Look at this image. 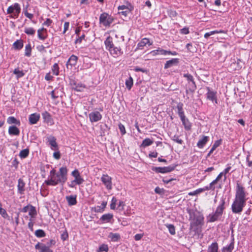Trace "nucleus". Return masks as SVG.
Segmentation results:
<instances>
[{
    "label": "nucleus",
    "mask_w": 252,
    "mask_h": 252,
    "mask_svg": "<svg viewBox=\"0 0 252 252\" xmlns=\"http://www.w3.org/2000/svg\"><path fill=\"white\" fill-rule=\"evenodd\" d=\"M67 169L66 167H62L60 168L59 173H57L55 169L50 172L49 179L45 181V183L48 186H56L61 183L63 185L67 180Z\"/></svg>",
    "instance_id": "1"
},
{
    "label": "nucleus",
    "mask_w": 252,
    "mask_h": 252,
    "mask_svg": "<svg viewBox=\"0 0 252 252\" xmlns=\"http://www.w3.org/2000/svg\"><path fill=\"white\" fill-rule=\"evenodd\" d=\"M225 198L222 197L220 199V203L217 207L215 212L209 214L207 217L208 222H213L221 220L223 213L225 208Z\"/></svg>",
    "instance_id": "2"
},
{
    "label": "nucleus",
    "mask_w": 252,
    "mask_h": 252,
    "mask_svg": "<svg viewBox=\"0 0 252 252\" xmlns=\"http://www.w3.org/2000/svg\"><path fill=\"white\" fill-rule=\"evenodd\" d=\"M106 49L110 54L115 58L118 57L123 54V52L120 46H115L112 41V38L109 36L104 41Z\"/></svg>",
    "instance_id": "3"
},
{
    "label": "nucleus",
    "mask_w": 252,
    "mask_h": 252,
    "mask_svg": "<svg viewBox=\"0 0 252 252\" xmlns=\"http://www.w3.org/2000/svg\"><path fill=\"white\" fill-rule=\"evenodd\" d=\"M114 20L112 16L107 13L103 12L99 16V24H102L105 27H109L113 22Z\"/></svg>",
    "instance_id": "4"
},
{
    "label": "nucleus",
    "mask_w": 252,
    "mask_h": 252,
    "mask_svg": "<svg viewBox=\"0 0 252 252\" xmlns=\"http://www.w3.org/2000/svg\"><path fill=\"white\" fill-rule=\"evenodd\" d=\"M245 205L246 202L234 199L231 205L232 211L235 214H240Z\"/></svg>",
    "instance_id": "5"
},
{
    "label": "nucleus",
    "mask_w": 252,
    "mask_h": 252,
    "mask_svg": "<svg viewBox=\"0 0 252 252\" xmlns=\"http://www.w3.org/2000/svg\"><path fill=\"white\" fill-rule=\"evenodd\" d=\"M21 12V7L19 3H15L13 5L9 6L7 9V14H11L13 13V15L10 16V18H18L19 13Z\"/></svg>",
    "instance_id": "6"
},
{
    "label": "nucleus",
    "mask_w": 252,
    "mask_h": 252,
    "mask_svg": "<svg viewBox=\"0 0 252 252\" xmlns=\"http://www.w3.org/2000/svg\"><path fill=\"white\" fill-rule=\"evenodd\" d=\"M235 199L246 202L244 188L237 183Z\"/></svg>",
    "instance_id": "7"
},
{
    "label": "nucleus",
    "mask_w": 252,
    "mask_h": 252,
    "mask_svg": "<svg viewBox=\"0 0 252 252\" xmlns=\"http://www.w3.org/2000/svg\"><path fill=\"white\" fill-rule=\"evenodd\" d=\"M176 165H171L166 167H153L152 170L157 173H167L173 171Z\"/></svg>",
    "instance_id": "8"
},
{
    "label": "nucleus",
    "mask_w": 252,
    "mask_h": 252,
    "mask_svg": "<svg viewBox=\"0 0 252 252\" xmlns=\"http://www.w3.org/2000/svg\"><path fill=\"white\" fill-rule=\"evenodd\" d=\"M204 217L201 215H195L192 221L190 223V227L197 226L203 224Z\"/></svg>",
    "instance_id": "9"
},
{
    "label": "nucleus",
    "mask_w": 252,
    "mask_h": 252,
    "mask_svg": "<svg viewBox=\"0 0 252 252\" xmlns=\"http://www.w3.org/2000/svg\"><path fill=\"white\" fill-rule=\"evenodd\" d=\"M71 174L74 178V181L76 182L77 185H81L84 182V180L82 178L77 169L73 170Z\"/></svg>",
    "instance_id": "10"
},
{
    "label": "nucleus",
    "mask_w": 252,
    "mask_h": 252,
    "mask_svg": "<svg viewBox=\"0 0 252 252\" xmlns=\"http://www.w3.org/2000/svg\"><path fill=\"white\" fill-rule=\"evenodd\" d=\"M119 10H122V11L119 12V13H121L125 17H126L127 15L130 13V12L133 9V7L131 5L129 6L126 5H121L118 7Z\"/></svg>",
    "instance_id": "11"
},
{
    "label": "nucleus",
    "mask_w": 252,
    "mask_h": 252,
    "mask_svg": "<svg viewBox=\"0 0 252 252\" xmlns=\"http://www.w3.org/2000/svg\"><path fill=\"white\" fill-rule=\"evenodd\" d=\"M101 181L108 189H112L111 178L110 176L107 175H103L101 178Z\"/></svg>",
    "instance_id": "12"
},
{
    "label": "nucleus",
    "mask_w": 252,
    "mask_h": 252,
    "mask_svg": "<svg viewBox=\"0 0 252 252\" xmlns=\"http://www.w3.org/2000/svg\"><path fill=\"white\" fill-rule=\"evenodd\" d=\"M206 89L208 91L206 94L207 98L213 102L215 101L216 103H218V100L217 98V92L211 91L209 87H206Z\"/></svg>",
    "instance_id": "13"
},
{
    "label": "nucleus",
    "mask_w": 252,
    "mask_h": 252,
    "mask_svg": "<svg viewBox=\"0 0 252 252\" xmlns=\"http://www.w3.org/2000/svg\"><path fill=\"white\" fill-rule=\"evenodd\" d=\"M89 116L92 123L98 122L102 118L101 114L98 111L91 112Z\"/></svg>",
    "instance_id": "14"
},
{
    "label": "nucleus",
    "mask_w": 252,
    "mask_h": 252,
    "mask_svg": "<svg viewBox=\"0 0 252 252\" xmlns=\"http://www.w3.org/2000/svg\"><path fill=\"white\" fill-rule=\"evenodd\" d=\"M70 85L72 89L77 92H82L85 88V86L82 83H77L74 80H72L70 82Z\"/></svg>",
    "instance_id": "15"
},
{
    "label": "nucleus",
    "mask_w": 252,
    "mask_h": 252,
    "mask_svg": "<svg viewBox=\"0 0 252 252\" xmlns=\"http://www.w3.org/2000/svg\"><path fill=\"white\" fill-rule=\"evenodd\" d=\"M113 218L112 214L108 213L103 215L99 219V221L100 223H105L110 222Z\"/></svg>",
    "instance_id": "16"
},
{
    "label": "nucleus",
    "mask_w": 252,
    "mask_h": 252,
    "mask_svg": "<svg viewBox=\"0 0 252 252\" xmlns=\"http://www.w3.org/2000/svg\"><path fill=\"white\" fill-rule=\"evenodd\" d=\"M35 248L36 250H39V252H53V251L48 246L43 244H41L39 242L35 245Z\"/></svg>",
    "instance_id": "17"
},
{
    "label": "nucleus",
    "mask_w": 252,
    "mask_h": 252,
    "mask_svg": "<svg viewBox=\"0 0 252 252\" xmlns=\"http://www.w3.org/2000/svg\"><path fill=\"white\" fill-rule=\"evenodd\" d=\"M42 116L44 120V122L46 123L49 124L50 125H52L54 124L53 120L52 118L51 115L47 111H45L42 113Z\"/></svg>",
    "instance_id": "18"
},
{
    "label": "nucleus",
    "mask_w": 252,
    "mask_h": 252,
    "mask_svg": "<svg viewBox=\"0 0 252 252\" xmlns=\"http://www.w3.org/2000/svg\"><path fill=\"white\" fill-rule=\"evenodd\" d=\"M18 185H17V189H18V192L20 193V194H23L24 193L25 189V183L24 182V180L20 178L18 179Z\"/></svg>",
    "instance_id": "19"
},
{
    "label": "nucleus",
    "mask_w": 252,
    "mask_h": 252,
    "mask_svg": "<svg viewBox=\"0 0 252 252\" xmlns=\"http://www.w3.org/2000/svg\"><path fill=\"white\" fill-rule=\"evenodd\" d=\"M37 36L40 40H44L47 37V30L44 28L37 30Z\"/></svg>",
    "instance_id": "20"
},
{
    "label": "nucleus",
    "mask_w": 252,
    "mask_h": 252,
    "mask_svg": "<svg viewBox=\"0 0 252 252\" xmlns=\"http://www.w3.org/2000/svg\"><path fill=\"white\" fill-rule=\"evenodd\" d=\"M179 63V59L177 58L172 59L171 60H168L166 62L164 68V69H167L171 67L173 65H177Z\"/></svg>",
    "instance_id": "21"
},
{
    "label": "nucleus",
    "mask_w": 252,
    "mask_h": 252,
    "mask_svg": "<svg viewBox=\"0 0 252 252\" xmlns=\"http://www.w3.org/2000/svg\"><path fill=\"white\" fill-rule=\"evenodd\" d=\"M209 140V137L203 135L197 143V146L200 148H203Z\"/></svg>",
    "instance_id": "22"
},
{
    "label": "nucleus",
    "mask_w": 252,
    "mask_h": 252,
    "mask_svg": "<svg viewBox=\"0 0 252 252\" xmlns=\"http://www.w3.org/2000/svg\"><path fill=\"white\" fill-rule=\"evenodd\" d=\"M40 119V115L37 113H33L30 115L29 120L31 124L33 125L37 123Z\"/></svg>",
    "instance_id": "23"
},
{
    "label": "nucleus",
    "mask_w": 252,
    "mask_h": 252,
    "mask_svg": "<svg viewBox=\"0 0 252 252\" xmlns=\"http://www.w3.org/2000/svg\"><path fill=\"white\" fill-rule=\"evenodd\" d=\"M76 195L66 196L65 199L67 202L68 205L70 206L75 205L77 204Z\"/></svg>",
    "instance_id": "24"
},
{
    "label": "nucleus",
    "mask_w": 252,
    "mask_h": 252,
    "mask_svg": "<svg viewBox=\"0 0 252 252\" xmlns=\"http://www.w3.org/2000/svg\"><path fill=\"white\" fill-rule=\"evenodd\" d=\"M196 88V85L194 81L188 82V88L186 89V92L187 94H188L189 92L193 93Z\"/></svg>",
    "instance_id": "25"
},
{
    "label": "nucleus",
    "mask_w": 252,
    "mask_h": 252,
    "mask_svg": "<svg viewBox=\"0 0 252 252\" xmlns=\"http://www.w3.org/2000/svg\"><path fill=\"white\" fill-rule=\"evenodd\" d=\"M148 44L149 45H151L152 43L150 42L149 39L147 38H143L140 42H139L137 44V49H141L144 46Z\"/></svg>",
    "instance_id": "26"
},
{
    "label": "nucleus",
    "mask_w": 252,
    "mask_h": 252,
    "mask_svg": "<svg viewBox=\"0 0 252 252\" xmlns=\"http://www.w3.org/2000/svg\"><path fill=\"white\" fill-rule=\"evenodd\" d=\"M177 108L178 109V114L180 118V119H182L183 118L186 117L184 111L183 109V104L182 103H179L178 104L177 106Z\"/></svg>",
    "instance_id": "27"
},
{
    "label": "nucleus",
    "mask_w": 252,
    "mask_h": 252,
    "mask_svg": "<svg viewBox=\"0 0 252 252\" xmlns=\"http://www.w3.org/2000/svg\"><path fill=\"white\" fill-rule=\"evenodd\" d=\"M8 133L11 135H19L20 130L16 126H10L8 128Z\"/></svg>",
    "instance_id": "28"
},
{
    "label": "nucleus",
    "mask_w": 252,
    "mask_h": 252,
    "mask_svg": "<svg viewBox=\"0 0 252 252\" xmlns=\"http://www.w3.org/2000/svg\"><path fill=\"white\" fill-rule=\"evenodd\" d=\"M78 60V57L74 55H71L69 58L67 63L66 65H70L71 66H75Z\"/></svg>",
    "instance_id": "29"
},
{
    "label": "nucleus",
    "mask_w": 252,
    "mask_h": 252,
    "mask_svg": "<svg viewBox=\"0 0 252 252\" xmlns=\"http://www.w3.org/2000/svg\"><path fill=\"white\" fill-rule=\"evenodd\" d=\"M48 142L51 146V149L54 150L58 149V144L56 142V139L55 137L52 136L48 138Z\"/></svg>",
    "instance_id": "30"
},
{
    "label": "nucleus",
    "mask_w": 252,
    "mask_h": 252,
    "mask_svg": "<svg viewBox=\"0 0 252 252\" xmlns=\"http://www.w3.org/2000/svg\"><path fill=\"white\" fill-rule=\"evenodd\" d=\"M181 120L186 130H189L191 129V124L190 123L188 118L185 117L182 119H181Z\"/></svg>",
    "instance_id": "31"
},
{
    "label": "nucleus",
    "mask_w": 252,
    "mask_h": 252,
    "mask_svg": "<svg viewBox=\"0 0 252 252\" xmlns=\"http://www.w3.org/2000/svg\"><path fill=\"white\" fill-rule=\"evenodd\" d=\"M222 140L220 139L216 141L212 146L210 151L207 154V157L210 156V155L213 153V152L216 150L217 148H218L221 144Z\"/></svg>",
    "instance_id": "32"
},
{
    "label": "nucleus",
    "mask_w": 252,
    "mask_h": 252,
    "mask_svg": "<svg viewBox=\"0 0 252 252\" xmlns=\"http://www.w3.org/2000/svg\"><path fill=\"white\" fill-rule=\"evenodd\" d=\"M218 244L215 242L212 243L211 245L209 246L207 252H218Z\"/></svg>",
    "instance_id": "33"
},
{
    "label": "nucleus",
    "mask_w": 252,
    "mask_h": 252,
    "mask_svg": "<svg viewBox=\"0 0 252 252\" xmlns=\"http://www.w3.org/2000/svg\"><path fill=\"white\" fill-rule=\"evenodd\" d=\"M13 48L15 50H19L23 47V43L22 40H17L13 44Z\"/></svg>",
    "instance_id": "34"
},
{
    "label": "nucleus",
    "mask_w": 252,
    "mask_h": 252,
    "mask_svg": "<svg viewBox=\"0 0 252 252\" xmlns=\"http://www.w3.org/2000/svg\"><path fill=\"white\" fill-rule=\"evenodd\" d=\"M109 238H111L113 242H118L121 238L120 235L119 233H113L111 232L109 234Z\"/></svg>",
    "instance_id": "35"
},
{
    "label": "nucleus",
    "mask_w": 252,
    "mask_h": 252,
    "mask_svg": "<svg viewBox=\"0 0 252 252\" xmlns=\"http://www.w3.org/2000/svg\"><path fill=\"white\" fill-rule=\"evenodd\" d=\"M7 122L9 124H14L18 126L20 125V122L13 116L8 117L7 120Z\"/></svg>",
    "instance_id": "36"
},
{
    "label": "nucleus",
    "mask_w": 252,
    "mask_h": 252,
    "mask_svg": "<svg viewBox=\"0 0 252 252\" xmlns=\"http://www.w3.org/2000/svg\"><path fill=\"white\" fill-rule=\"evenodd\" d=\"M125 84L126 88L128 90H130L133 84L132 78L131 76H129V77L126 80Z\"/></svg>",
    "instance_id": "37"
},
{
    "label": "nucleus",
    "mask_w": 252,
    "mask_h": 252,
    "mask_svg": "<svg viewBox=\"0 0 252 252\" xmlns=\"http://www.w3.org/2000/svg\"><path fill=\"white\" fill-rule=\"evenodd\" d=\"M32 47L30 43L28 44L25 46V56L26 57H30L31 56Z\"/></svg>",
    "instance_id": "38"
},
{
    "label": "nucleus",
    "mask_w": 252,
    "mask_h": 252,
    "mask_svg": "<svg viewBox=\"0 0 252 252\" xmlns=\"http://www.w3.org/2000/svg\"><path fill=\"white\" fill-rule=\"evenodd\" d=\"M29 154V150L28 149H25L21 151L19 154V156L22 158H27Z\"/></svg>",
    "instance_id": "39"
},
{
    "label": "nucleus",
    "mask_w": 252,
    "mask_h": 252,
    "mask_svg": "<svg viewBox=\"0 0 252 252\" xmlns=\"http://www.w3.org/2000/svg\"><path fill=\"white\" fill-rule=\"evenodd\" d=\"M35 235L38 238H42L46 236V233L42 229H38L35 231Z\"/></svg>",
    "instance_id": "40"
},
{
    "label": "nucleus",
    "mask_w": 252,
    "mask_h": 252,
    "mask_svg": "<svg viewBox=\"0 0 252 252\" xmlns=\"http://www.w3.org/2000/svg\"><path fill=\"white\" fill-rule=\"evenodd\" d=\"M153 143V141L150 138L145 139L141 144V145L144 147L149 146Z\"/></svg>",
    "instance_id": "41"
},
{
    "label": "nucleus",
    "mask_w": 252,
    "mask_h": 252,
    "mask_svg": "<svg viewBox=\"0 0 252 252\" xmlns=\"http://www.w3.org/2000/svg\"><path fill=\"white\" fill-rule=\"evenodd\" d=\"M13 73L16 75L17 78L22 77L25 75V73L22 70H20L18 68H15L14 70Z\"/></svg>",
    "instance_id": "42"
},
{
    "label": "nucleus",
    "mask_w": 252,
    "mask_h": 252,
    "mask_svg": "<svg viewBox=\"0 0 252 252\" xmlns=\"http://www.w3.org/2000/svg\"><path fill=\"white\" fill-rule=\"evenodd\" d=\"M165 226L168 229V230L171 235H174L175 234V228L174 225L171 224H166Z\"/></svg>",
    "instance_id": "43"
},
{
    "label": "nucleus",
    "mask_w": 252,
    "mask_h": 252,
    "mask_svg": "<svg viewBox=\"0 0 252 252\" xmlns=\"http://www.w3.org/2000/svg\"><path fill=\"white\" fill-rule=\"evenodd\" d=\"M234 249V242H232L227 247H223L222 250H224L226 252H232Z\"/></svg>",
    "instance_id": "44"
},
{
    "label": "nucleus",
    "mask_w": 252,
    "mask_h": 252,
    "mask_svg": "<svg viewBox=\"0 0 252 252\" xmlns=\"http://www.w3.org/2000/svg\"><path fill=\"white\" fill-rule=\"evenodd\" d=\"M24 32L28 35H34L35 33V31L32 28H26Z\"/></svg>",
    "instance_id": "45"
},
{
    "label": "nucleus",
    "mask_w": 252,
    "mask_h": 252,
    "mask_svg": "<svg viewBox=\"0 0 252 252\" xmlns=\"http://www.w3.org/2000/svg\"><path fill=\"white\" fill-rule=\"evenodd\" d=\"M0 215H1V216L4 219H6L8 217V215L6 210L2 208V204L0 202Z\"/></svg>",
    "instance_id": "46"
},
{
    "label": "nucleus",
    "mask_w": 252,
    "mask_h": 252,
    "mask_svg": "<svg viewBox=\"0 0 252 252\" xmlns=\"http://www.w3.org/2000/svg\"><path fill=\"white\" fill-rule=\"evenodd\" d=\"M59 67L58 64L57 63H55L53 65V66L52 68V71L53 74L56 75H58L59 73Z\"/></svg>",
    "instance_id": "47"
},
{
    "label": "nucleus",
    "mask_w": 252,
    "mask_h": 252,
    "mask_svg": "<svg viewBox=\"0 0 252 252\" xmlns=\"http://www.w3.org/2000/svg\"><path fill=\"white\" fill-rule=\"evenodd\" d=\"M29 215L31 217V218H34V216L36 215V211L34 207L32 205L31 206Z\"/></svg>",
    "instance_id": "48"
},
{
    "label": "nucleus",
    "mask_w": 252,
    "mask_h": 252,
    "mask_svg": "<svg viewBox=\"0 0 252 252\" xmlns=\"http://www.w3.org/2000/svg\"><path fill=\"white\" fill-rule=\"evenodd\" d=\"M108 251V247L107 245L102 244L101 245L99 248L97 252H107Z\"/></svg>",
    "instance_id": "49"
},
{
    "label": "nucleus",
    "mask_w": 252,
    "mask_h": 252,
    "mask_svg": "<svg viewBox=\"0 0 252 252\" xmlns=\"http://www.w3.org/2000/svg\"><path fill=\"white\" fill-rule=\"evenodd\" d=\"M183 76L187 78L188 82L194 81L193 76L189 73H185L183 74Z\"/></svg>",
    "instance_id": "50"
},
{
    "label": "nucleus",
    "mask_w": 252,
    "mask_h": 252,
    "mask_svg": "<svg viewBox=\"0 0 252 252\" xmlns=\"http://www.w3.org/2000/svg\"><path fill=\"white\" fill-rule=\"evenodd\" d=\"M246 162L247 166L252 168V160L251 159V156L249 154L246 157Z\"/></svg>",
    "instance_id": "51"
},
{
    "label": "nucleus",
    "mask_w": 252,
    "mask_h": 252,
    "mask_svg": "<svg viewBox=\"0 0 252 252\" xmlns=\"http://www.w3.org/2000/svg\"><path fill=\"white\" fill-rule=\"evenodd\" d=\"M117 201V199L115 197H113L112 199L111 203L110 205V208L111 209L114 210L116 208V205Z\"/></svg>",
    "instance_id": "52"
},
{
    "label": "nucleus",
    "mask_w": 252,
    "mask_h": 252,
    "mask_svg": "<svg viewBox=\"0 0 252 252\" xmlns=\"http://www.w3.org/2000/svg\"><path fill=\"white\" fill-rule=\"evenodd\" d=\"M118 126L122 135H124L126 133L125 126L121 123H120Z\"/></svg>",
    "instance_id": "53"
},
{
    "label": "nucleus",
    "mask_w": 252,
    "mask_h": 252,
    "mask_svg": "<svg viewBox=\"0 0 252 252\" xmlns=\"http://www.w3.org/2000/svg\"><path fill=\"white\" fill-rule=\"evenodd\" d=\"M61 239L64 241L66 240L68 238V234L66 230L64 231L62 234H61Z\"/></svg>",
    "instance_id": "54"
},
{
    "label": "nucleus",
    "mask_w": 252,
    "mask_h": 252,
    "mask_svg": "<svg viewBox=\"0 0 252 252\" xmlns=\"http://www.w3.org/2000/svg\"><path fill=\"white\" fill-rule=\"evenodd\" d=\"M172 140L180 144H182L183 142V141L182 139H179L178 135H174L172 138Z\"/></svg>",
    "instance_id": "55"
},
{
    "label": "nucleus",
    "mask_w": 252,
    "mask_h": 252,
    "mask_svg": "<svg viewBox=\"0 0 252 252\" xmlns=\"http://www.w3.org/2000/svg\"><path fill=\"white\" fill-rule=\"evenodd\" d=\"M202 192V190L200 188L193 191L192 192H190L189 193V195L190 196L195 195L200 193Z\"/></svg>",
    "instance_id": "56"
},
{
    "label": "nucleus",
    "mask_w": 252,
    "mask_h": 252,
    "mask_svg": "<svg viewBox=\"0 0 252 252\" xmlns=\"http://www.w3.org/2000/svg\"><path fill=\"white\" fill-rule=\"evenodd\" d=\"M155 191L157 194H162L164 193V189H161L159 187H157L155 188Z\"/></svg>",
    "instance_id": "57"
},
{
    "label": "nucleus",
    "mask_w": 252,
    "mask_h": 252,
    "mask_svg": "<svg viewBox=\"0 0 252 252\" xmlns=\"http://www.w3.org/2000/svg\"><path fill=\"white\" fill-rule=\"evenodd\" d=\"M24 14L28 18L30 19H32L33 17V15L32 14H31V13H29L27 10V8H26L25 9H24Z\"/></svg>",
    "instance_id": "58"
},
{
    "label": "nucleus",
    "mask_w": 252,
    "mask_h": 252,
    "mask_svg": "<svg viewBox=\"0 0 252 252\" xmlns=\"http://www.w3.org/2000/svg\"><path fill=\"white\" fill-rule=\"evenodd\" d=\"M93 210L94 211V212H96V213H102L104 211L101 208V206L95 207L94 208H93Z\"/></svg>",
    "instance_id": "59"
},
{
    "label": "nucleus",
    "mask_w": 252,
    "mask_h": 252,
    "mask_svg": "<svg viewBox=\"0 0 252 252\" xmlns=\"http://www.w3.org/2000/svg\"><path fill=\"white\" fill-rule=\"evenodd\" d=\"M45 48L46 47L43 45H38L36 47L37 50L40 52H46Z\"/></svg>",
    "instance_id": "60"
},
{
    "label": "nucleus",
    "mask_w": 252,
    "mask_h": 252,
    "mask_svg": "<svg viewBox=\"0 0 252 252\" xmlns=\"http://www.w3.org/2000/svg\"><path fill=\"white\" fill-rule=\"evenodd\" d=\"M158 55H166L167 51L163 50L161 48H158L157 49Z\"/></svg>",
    "instance_id": "61"
},
{
    "label": "nucleus",
    "mask_w": 252,
    "mask_h": 252,
    "mask_svg": "<svg viewBox=\"0 0 252 252\" xmlns=\"http://www.w3.org/2000/svg\"><path fill=\"white\" fill-rule=\"evenodd\" d=\"M85 34L82 35L81 36L79 37L78 38L76 39L75 41V43H81L82 40L85 38Z\"/></svg>",
    "instance_id": "62"
},
{
    "label": "nucleus",
    "mask_w": 252,
    "mask_h": 252,
    "mask_svg": "<svg viewBox=\"0 0 252 252\" xmlns=\"http://www.w3.org/2000/svg\"><path fill=\"white\" fill-rule=\"evenodd\" d=\"M180 33L183 34H187L189 33V30L188 28L185 27L180 30Z\"/></svg>",
    "instance_id": "63"
},
{
    "label": "nucleus",
    "mask_w": 252,
    "mask_h": 252,
    "mask_svg": "<svg viewBox=\"0 0 252 252\" xmlns=\"http://www.w3.org/2000/svg\"><path fill=\"white\" fill-rule=\"evenodd\" d=\"M52 23V21L49 19H46V21L43 23V25L49 27L51 25Z\"/></svg>",
    "instance_id": "64"
}]
</instances>
